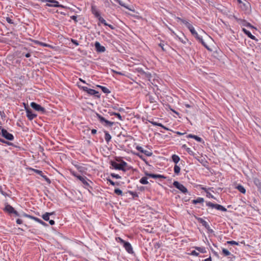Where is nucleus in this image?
Masks as SVG:
<instances>
[{
	"instance_id": "obj_42",
	"label": "nucleus",
	"mask_w": 261,
	"mask_h": 261,
	"mask_svg": "<svg viewBox=\"0 0 261 261\" xmlns=\"http://www.w3.org/2000/svg\"><path fill=\"white\" fill-rule=\"evenodd\" d=\"M226 244L231 245H238L239 243L234 241H228L226 242Z\"/></svg>"
},
{
	"instance_id": "obj_64",
	"label": "nucleus",
	"mask_w": 261,
	"mask_h": 261,
	"mask_svg": "<svg viewBox=\"0 0 261 261\" xmlns=\"http://www.w3.org/2000/svg\"><path fill=\"white\" fill-rule=\"evenodd\" d=\"M235 258V256L233 255V257L232 256H228V259H229V261H234L233 259Z\"/></svg>"
},
{
	"instance_id": "obj_49",
	"label": "nucleus",
	"mask_w": 261,
	"mask_h": 261,
	"mask_svg": "<svg viewBox=\"0 0 261 261\" xmlns=\"http://www.w3.org/2000/svg\"><path fill=\"white\" fill-rule=\"evenodd\" d=\"M111 176L112 177L116 178V179H119V178H121V177L118 174H115V173H111Z\"/></svg>"
},
{
	"instance_id": "obj_27",
	"label": "nucleus",
	"mask_w": 261,
	"mask_h": 261,
	"mask_svg": "<svg viewBox=\"0 0 261 261\" xmlns=\"http://www.w3.org/2000/svg\"><path fill=\"white\" fill-rule=\"evenodd\" d=\"M222 253L225 256H232L233 257V254H231L228 250L225 248H223L222 250Z\"/></svg>"
},
{
	"instance_id": "obj_59",
	"label": "nucleus",
	"mask_w": 261,
	"mask_h": 261,
	"mask_svg": "<svg viewBox=\"0 0 261 261\" xmlns=\"http://www.w3.org/2000/svg\"><path fill=\"white\" fill-rule=\"evenodd\" d=\"M188 29L189 30V31H190L192 29H194V28L193 27V26L191 24V23H189V24H187V27Z\"/></svg>"
},
{
	"instance_id": "obj_45",
	"label": "nucleus",
	"mask_w": 261,
	"mask_h": 261,
	"mask_svg": "<svg viewBox=\"0 0 261 261\" xmlns=\"http://www.w3.org/2000/svg\"><path fill=\"white\" fill-rule=\"evenodd\" d=\"M135 145H136V148L137 149V150L141 153L143 148L141 146L137 145L136 143L134 144V146H135Z\"/></svg>"
},
{
	"instance_id": "obj_57",
	"label": "nucleus",
	"mask_w": 261,
	"mask_h": 261,
	"mask_svg": "<svg viewBox=\"0 0 261 261\" xmlns=\"http://www.w3.org/2000/svg\"><path fill=\"white\" fill-rule=\"evenodd\" d=\"M38 223H40V224L42 225L43 226H47V224L46 223H45L44 222H43L42 220H41V219L39 220Z\"/></svg>"
},
{
	"instance_id": "obj_41",
	"label": "nucleus",
	"mask_w": 261,
	"mask_h": 261,
	"mask_svg": "<svg viewBox=\"0 0 261 261\" xmlns=\"http://www.w3.org/2000/svg\"><path fill=\"white\" fill-rule=\"evenodd\" d=\"M110 114L111 116H113V115H115L116 116L119 120H122V117L121 116V115L119 114V113H114V112H112V113H110Z\"/></svg>"
},
{
	"instance_id": "obj_21",
	"label": "nucleus",
	"mask_w": 261,
	"mask_h": 261,
	"mask_svg": "<svg viewBox=\"0 0 261 261\" xmlns=\"http://www.w3.org/2000/svg\"><path fill=\"white\" fill-rule=\"evenodd\" d=\"M242 31L245 34H246L250 39H251L253 40H255V41L258 40L254 36L252 35L251 34V33L249 31L246 30V29L243 28Z\"/></svg>"
},
{
	"instance_id": "obj_37",
	"label": "nucleus",
	"mask_w": 261,
	"mask_h": 261,
	"mask_svg": "<svg viewBox=\"0 0 261 261\" xmlns=\"http://www.w3.org/2000/svg\"><path fill=\"white\" fill-rule=\"evenodd\" d=\"M144 230L149 233H153V228L150 227L149 226H146L145 228H144Z\"/></svg>"
},
{
	"instance_id": "obj_53",
	"label": "nucleus",
	"mask_w": 261,
	"mask_h": 261,
	"mask_svg": "<svg viewBox=\"0 0 261 261\" xmlns=\"http://www.w3.org/2000/svg\"><path fill=\"white\" fill-rule=\"evenodd\" d=\"M194 139L199 142H201L203 141L202 138L196 135L195 136Z\"/></svg>"
},
{
	"instance_id": "obj_18",
	"label": "nucleus",
	"mask_w": 261,
	"mask_h": 261,
	"mask_svg": "<svg viewBox=\"0 0 261 261\" xmlns=\"http://www.w3.org/2000/svg\"><path fill=\"white\" fill-rule=\"evenodd\" d=\"M159 46L163 51H167L168 49L170 48V46L168 44L165 43L163 41H162L159 44Z\"/></svg>"
},
{
	"instance_id": "obj_55",
	"label": "nucleus",
	"mask_w": 261,
	"mask_h": 261,
	"mask_svg": "<svg viewBox=\"0 0 261 261\" xmlns=\"http://www.w3.org/2000/svg\"><path fill=\"white\" fill-rule=\"evenodd\" d=\"M70 172L71 174L73 176H74V177H76L77 178V177H78L79 176H80L79 175L77 174H76V173L75 171H73V170H70Z\"/></svg>"
},
{
	"instance_id": "obj_43",
	"label": "nucleus",
	"mask_w": 261,
	"mask_h": 261,
	"mask_svg": "<svg viewBox=\"0 0 261 261\" xmlns=\"http://www.w3.org/2000/svg\"><path fill=\"white\" fill-rule=\"evenodd\" d=\"M184 106L187 108H193L194 107V105L192 102H190V103H184Z\"/></svg>"
},
{
	"instance_id": "obj_46",
	"label": "nucleus",
	"mask_w": 261,
	"mask_h": 261,
	"mask_svg": "<svg viewBox=\"0 0 261 261\" xmlns=\"http://www.w3.org/2000/svg\"><path fill=\"white\" fill-rule=\"evenodd\" d=\"M198 186L199 187H200V188L201 190H203L204 192H205V193H206V192H207L208 191V189H211V188L207 189V188H206L205 187H203V186H202V185H199Z\"/></svg>"
},
{
	"instance_id": "obj_52",
	"label": "nucleus",
	"mask_w": 261,
	"mask_h": 261,
	"mask_svg": "<svg viewBox=\"0 0 261 261\" xmlns=\"http://www.w3.org/2000/svg\"><path fill=\"white\" fill-rule=\"evenodd\" d=\"M155 125H156L157 126H160V127H162L163 128H164V129H166V130H169V128H168L167 127H166L165 126L163 125L162 123H160V124H155Z\"/></svg>"
},
{
	"instance_id": "obj_40",
	"label": "nucleus",
	"mask_w": 261,
	"mask_h": 261,
	"mask_svg": "<svg viewBox=\"0 0 261 261\" xmlns=\"http://www.w3.org/2000/svg\"><path fill=\"white\" fill-rule=\"evenodd\" d=\"M132 153H133V154H136V155H138V156H139L141 159H142L145 162V163L147 165H149L148 162L144 158H143V156L142 155H140V154L139 153H136L135 152H133V151H132Z\"/></svg>"
},
{
	"instance_id": "obj_32",
	"label": "nucleus",
	"mask_w": 261,
	"mask_h": 261,
	"mask_svg": "<svg viewBox=\"0 0 261 261\" xmlns=\"http://www.w3.org/2000/svg\"><path fill=\"white\" fill-rule=\"evenodd\" d=\"M33 42H34V43L35 44L39 45L42 46L49 47L50 46L49 45H48L47 44H46L45 43L40 42V41H38V40H34Z\"/></svg>"
},
{
	"instance_id": "obj_14",
	"label": "nucleus",
	"mask_w": 261,
	"mask_h": 261,
	"mask_svg": "<svg viewBox=\"0 0 261 261\" xmlns=\"http://www.w3.org/2000/svg\"><path fill=\"white\" fill-rule=\"evenodd\" d=\"M193 36L195 37V38L199 42H200L202 45L203 46H204L206 48H207V49H210V48H208L207 45L206 44V43L203 41L202 37L200 36L198 33H197V32L195 33V34H194L193 35Z\"/></svg>"
},
{
	"instance_id": "obj_29",
	"label": "nucleus",
	"mask_w": 261,
	"mask_h": 261,
	"mask_svg": "<svg viewBox=\"0 0 261 261\" xmlns=\"http://www.w3.org/2000/svg\"><path fill=\"white\" fill-rule=\"evenodd\" d=\"M172 161L176 165L180 161V158L176 154H173L171 156Z\"/></svg>"
},
{
	"instance_id": "obj_56",
	"label": "nucleus",
	"mask_w": 261,
	"mask_h": 261,
	"mask_svg": "<svg viewBox=\"0 0 261 261\" xmlns=\"http://www.w3.org/2000/svg\"><path fill=\"white\" fill-rule=\"evenodd\" d=\"M71 42L75 44L76 46H78L79 45V42L75 39H71Z\"/></svg>"
},
{
	"instance_id": "obj_22",
	"label": "nucleus",
	"mask_w": 261,
	"mask_h": 261,
	"mask_svg": "<svg viewBox=\"0 0 261 261\" xmlns=\"http://www.w3.org/2000/svg\"><path fill=\"white\" fill-rule=\"evenodd\" d=\"M240 6V8L243 11H248L249 8H250V4L249 2H246L245 3H243Z\"/></svg>"
},
{
	"instance_id": "obj_28",
	"label": "nucleus",
	"mask_w": 261,
	"mask_h": 261,
	"mask_svg": "<svg viewBox=\"0 0 261 261\" xmlns=\"http://www.w3.org/2000/svg\"><path fill=\"white\" fill-rule=\"evenodd\" d=\"M182 148H185L190 155L193 156L195 155L194 152L190 148L188 147L186 144L183 145Z\"/></svg>"
},
{
	"instance_id": "obj_12",
	"label": "nucleus",
	"mask_w": 261,
	"mask_h": 261,
	"mask_svg": "<svg viewBox=\"0 0 261 261\" xmlns=\"http://www.w3.org/2000/svg\"><path fill=\"white\" fill-rule=\"evenodd\" d=\"M24 108L27 113V117L29 120H32L37 117V115L33 113L31 109L26 106H24Z\"/></svg>"
},
{
	"instance_id": "obj_1",
	"label": "nucleus",
	"mask_w": 261,
	"mask_h": 261,
	"mask_svg": "<svg viewBox=\"0 0 261 261\" xmlns=\"http://www.w3.org/2000/svg\"><path fill=\"white\" fill-rule=\"evenodd\" d=\"M132 60L137 62H135L132 60V71L134 73H137V75L142 76L143 78L149 79L151 77V75L150 73L145 72L143 70L142 67L143 65L139 63V60H135L133 57H132Z\"/></svg>"
},
{
	"instance_id": "obj_20",
	"label": "nucleus",
	"mask_w": 261,
	"mask_h": 261,
	"mask_svg": "<svg viewBox=\"0 0 261 261\" xmlns=\"http://www.w3.org/2000/svg\"><path fill=\"white\" fill-rule=\"evenodd\" d=\"M91 12L95 16L96 18L99 16L100 13L98 11V9L97 8L96 6L95 5H92L91 6Z\"/></svg>"
},
{
	"instance_id": "obj_30",
	"label": "nucleus",
	"mask_w": 261,
	"mask_h": 261,
	"mask_svg": "<svg viewBox=\"0 0 261 261\" xmlns=\"http://www.w3.org/2000/svg\"><path fill=\"white\" fill-rule=\"evenodd\" d=\"M53 214V213H45L42 216V217L45 221H48L49 220V216Z\"/></svg>"
},
{
	"instance_id": "obj_19",
	"label": "nucleus",
	"mask_w": 261,
	"mask_h": 261,
	"mask_svg": "<svg viewBox=\"0 0 261 261\" xmlns=\"http://www.w3.org/2000/svg\"><path fill=\"white\" fill-rule=\"evenodd\" d=\"M77 179L81 181L85 186L90 187L89 184L88 182L89 180L86 177H83L80 175L77 177Z\"/></svg>"
},
{
	"instance_id": "obj_34",
	"label": "nucleus",
	"mask_w": 261,
	"mask_h": 261,
	"mask_svg": "<svg viewBox=\"0 0 261 261\" xmlns=\"http://www.w3.org/2000/svg\"><path fill=\"white\" fill-rule=\"evenodd\" d=\"M194 248L197 251L202 253H204L206 252L205 248L204 247H194Z\"/></svg>"
},
{
	"instance_id": "obj_8",
	"label": "nucleus",
	"mask_w": 261,
	"mask_h": 261,
	"mask_svg": "<svg viewBox=\"0 0 261 261\" xmlns=\"http://www.w3.org/2000/svg\"><path fill=\"white\" fill-rule=\"evenodd\" d=\"M1 134L2 136L4 137L6 139L12 141L14 140V136L12 134H10L7 132V130L4 128H2L1 129Z\"/></svg>"
},
{
	"instance_id": "obj_33",
	"label": "nucleus",
	"mask_w": 261,
	"mask_h": 261,
	"mask_svg": "<svg viewBox=\"0 0 261 261\" xmlns=\"http://www.w3.org/2000/svg\"><path fill=\"white\" fill-rule=\"evenodd\" d=\"M105 139L107 143L111 139V136L108 132H105Z\"/></svg>"
},
{
	"instance_id": "obj_63",
	"label": "nucleus",
	"mask_w": 261,
	"mask_h": 261,
	"mask_svg": "<svg viewBox=\"0 0 261 261\" xmlns=\"http://www.w3.org/2000/svg\"><path fill=\"white\" fill-rule=\"evenodd\" d=\"M107 180L108 181H109L110 182V184L112 185V186H115V182L112 180L111 179H109V178H107Z\"/></svg>"
},
{
	"instance_id": "obj_4",
	"label": "nucleus",
	"mask_w": 261,
	"mask_h": 261,
	"mask_svg": "<svg viewBox=\"0 0 261 261\" xmlns=\"http://www.w3.org/2000/svg\"><path fill=\"white\" fill-rule=\"evenodd\" d=\"M42 2H48L49 3H47L46 4V6L49 7H59L62 8H66L67 7L59 4L58 1L56 0H42Z\"/></svg>"
},
{
	"instance_id": "obj_6",
	"label": "nucleus",
	"mask_w": 261,
	"mask_h": 261,
	"mask_svg": "<svg viewBox=\"0 0 261 261\" xmlns=\"http://www.w3.org/2000/svg\"><path fill=\"white\" fill-rule=\"evenodd\" d=\"M77 85L80 89H82L84 91L86 92L90 95L97 96V94H98V92L94 89H89L87 87L82 86L79 84V83H77Z\"/></svg>"
},
{
	"instance_id": "obj_13",
	"label": "nucleus",
	"mask_w": 261,
	"mask_h": 261,
	"mask_svg": "<svg viewBox=\"0 0 261 261\" xmlns=\"http://www.w3.org/2000/svg\"><path fill=\"white\" fill-rule=\"evenodd\" d=\"M237 21L238 23H239L242 26L247 27L251 29H256L254 27H253L250 23L248 22L246 20L242 19H238L236 18Z\"/></svg>"
},
{
	"instance_id": "obj_38",
	"label": "nucleus",
	"mask_w": 261,
	"mask_h": 261,
	"mask_svg": "<svg viewBox=\"0 0 261 261\" xmlns=\"http://www.w3.org/2000/svg\"><path fill=\"white\" fill-rule=\"evenodd\" d=\"M141 153H144L145 155H146L147 156H151L152 155V152L150 151H148L146 150L143 149Z\"/></svg>"
},
{
	"instance_id": "obj_62",
	"label": "nucleus",
	"mask_w": 261,
	"mask_h": 261,
	"mask_svg": "<svg viewBox=\"0 0 261 261\" xmlns=\"http://www.w3.org/2000/svg\"><path fill=\"white\" fill-rule=\"evenodd\" d=\"M34 171L36 173L39 174L40 175H42V174H43L42 171H40V170H39L37 169H35V170H34Z\"/></svg>"
},
{
	"instance_id": "obj_51",
	"label": "nucleus",
	"mask_w": 261,
	"mask_h": 261,
	"mask_svg": "<svg viewBox=\"0 0 261 261\" xmlns=\"http://www.w3.org/2000/svg\"><path fill=\"white\" fill-rule=\"evenodd\" d=\"M190 254L191 255H194V256H198L199 255V253H198L197 252H196L195 250H193L191 251V252L190 253Z\"/></svg>"
},
{
	"instance_id": "obj_61",
	"label": "nucleus",
	"mask_w": 261,
	"mask_h": 261,
	"mask_svg": "<svg viewBox=\"0 0 261 261\" xmlns=\"http://www.w3.org/2000/svg\"><path fill=\"white\" fill-rule=\"evenodd\" d=\"M178 39H179V40L180 42H181L183 44H186V42H186V41H188V39H187V38H186V39H185V40H183V39H182L181 38H179H179H178Z\"/></svg>"
},
{
	"instance_id": "obj_24",
	"label": "nucleus",
	"mask_w": 261,
	"mask_h": 261,
	"mask_svg": "<svg viewBox=\"0 0 261 261\" xmlns=\"http://www.w3.org/2000/svg\"><path fill=\"white\" fill-rule=\"evenodd\" d=\"M5 211L9 214H12L14 211V208L10 205L7 204L5 207Z\"/></svg>"
},
{
	"instance_id": "obj_50",
	"label": "nucleus",
	"mask_w": 261,
	"mask_h": 261,
	"mask_svg": "<svg viewBox=\"0 0 261 261\" xmlns=\"http://www.w3.org/2000/svg\"><path fill=\"white\" fill-rule=\"evenodd\" d=\"M101 88L102 90V91L104 92V93H110V91L109 90V89L108 88H107L106 87H103V86H101Z\"/></svg>"
},
{
	"instance_id": "obj_31",
	"label": "nucleus",
	"mask_w": 261,
	"mask_h": 261,
	"mask_svg": "<svg viewBox=\"0 0 261 261\" xmlns=\"http://www.w3.org/2000/svg\"><path fill=\"white\" fill-rule=\"evenodd\" d=\"M253 182L254 185L257 186L258 188H261V181L257 178H255L253 179Z\"/></svg>"
},
{
	"instance_id": "obj_35",
	"label": "nucleus",
	"mask_w": 261,
	"mask_h": 261,
	"mask_svg": "<svg viewBox=\"0 0 261 261\" xmlns=\"http://www.w3.org/2000/svg\"><path fill=\"white\" fill-rule=\"evenodd\" d=\"M180 168L176 165H175L174 167V173L178 175H179V173H180Z\"/></svg>"
},
{
	"instance_id": "obj_25",
	"label": "nucleus",
	"mask_w": 261,
	"mask_h": 261,
	"mask_svg": "<svg viewBox=\"0 0 261 261\" xmlns=\"http://www.w3.org/2000/svg\"><path fill=\"white\" fill-rule=\"evenodd\" d=\"M22 216L24 217H26V218H30L31 219H32L34 221H35L36 222H37L38 223L40 219L37 218V217H34L33 216H31V215H28V214H27L25 213H23Z\"/></svg>"
},
{
	"instance_id": "obj_2",
	"label": "nucleus",
	"mask_w": 261,
	"mask_h": 261,
	"mask_svg": "<svg viewBox=\"0 0 261 261\" xmlns=\"http://www.w3.org/2000/svg\"><path fill=\"white\" fill-rule=\"evenodd\" d=\"M127 164L122 161H115L111 162V166L113 169L124 170Z\"/></svg>"
},
{
	"instance_id": "obj_9",
	"label": "nucleus",
	"mask_w": 261,
	"mask_h": 261,
	"mask_svg": "<svg viewBox=\"0 0 261 261\" xmlns=\"http://www.w3.org/2000/svg\"><path fill=\"white\" fill-rule=\"evenodd\" d=\"M173 185L176 188L180 190L183 193H188L187 189L182 185L179 183L177 181H174L173 183Z\"/></svg>"
},
{
	"instance_id": "obj_36",
	"label": "nucleus",
	"mask_w": 261,
	"mask_h": 261,
	"mask_svg": "<svg viewBox=\"0 0 261 261\" xmlns=\"http://www.w3.org/2000/svg\"><path fill=\"white\" fill-rule=\"evenodd\" d=\"M140 182L143 185H146L148 183L147 178L146 177H143L140 180Z\"/></svg>"
},
{
	"instance_id": "obj_3",
	"label": "nucleus",
	"mask_w": 261,
	"mask_h": 261,
	"mask_svg": "<svg viewBox=\"0 0 261 261\" xmlns=\"http://www.w3.org/2000/svg\"><path fill=\"white\" fill-rule=\"evenodd\" d=\"M96 117L97 118L100 123L105 126L111 127L114 124V122L106 120L103 117L98 113H96Z\"/></svg>"
},
{
	"instance_id": "obj_10",
	"label": "nucleus",
	"mask_w": 261,
	"mask_h": 261,
	"mask_svg": "<svg viewBox=\"0 0 261 261\" xmlns=\"http://www.w3.org/2000/svg\"><path fill=\"white\" fill-rule=\"evenodd\" d=\"M30 105L31 107L36 111L40 112L43 114L45 113V109L43 107H41L40 105L37 104L35 102H32Z\"/></svg>"
},
{
	"instance_id": "obj_7",
	"label": "nucleus",
	"mask_w": 261,
	"mask_h": 261,
	"mask_svg": "<svg viewBox=\"0 0 261 261\" xmlns=\"http://www.w3.org/2000/svg\"><path fill=\"white\" fill-rule=\"evenodd\" d=\"M195 218L200 223L202 224V226H203L209 232L213 233L214 232L213 230L211 228L207 222L205 221L204 219L199 217Z\"/></svg>"
},
{
	"instance_id": "obj_60",
	"label": "nucleus",
	"mask_w": 261,
	"mask_h": 261,
	"mask_svg": "<svg viewBox=\"0 0 261 261\" xmlns=\"http://www.w3.org/2000/svg\"><path fill=\"white\" fill-rule=\"evenodd\" d=\"M188 29L189 30V31H190L192 29H194V28L193 27V26L191 24V23H189V24H187V27Z\"/></svg>"
},
{
	"instance_id": "obj_17",
	"label": "nucleus",
	"mask_w": 261,
	"mask_h": 261,
	"mask_svg": "<svg viewBox=\"0 0 261 261\" xmlns=\"http://www.w3.org/2000/svg\"><path fill=\"white\" fill-rule=\"evenodd\" d=\"M204 199L202 197H198L196 199H193L191 201V203L194 204H200L202 205H203Z\"/></svg>"
},
{
	"instance_id": "obj_5",
	"label": "nucleus",
	"mask_w": 261,
	"mask_h": 261,
	"mask_svg": "<svg viewBox=\"0 0 261 261\" xmlns=\"http://www.w3.org/2000/svg\"><path fill=\"white\" fill-rule=\"evenodd\" d=\"M206 205L213 208H215L217 210L221 211L222 212H226L227 209L224 207L223 206L217 204V203H213L210 201H206Z\"/></svg>"
},
{
	"instance_id": "obj_23",
	"label": "nucleus",
	"mask_w": 261,
	"mask_h": 261,
	"mask_svg": "<svg viewBox=\"0 0 261 261\" xmlns=\"http://www.w3.org/2000/svg\"><path fill=\"white\" fill-rule=\"evenodd\" d=\"M97 18L98 19L99 22H100L101 23L105 25L109 26L110 28H111L112 29H113V27L111 24H108L106 22V21L100 16V15H99V16L97 17Z\"/></svg>"
},
{
	"instance_id": "obj_54",
	"label": "nucleus",
	"mask_w": 261,
	"mask_h": 261,
	"mask_svg": "<svg viewBox=\"0 0 261 261\" xmlns=\"http://www.w3.org/2000/svg\"><path fill=\"white\" fill-rule=\"evenodd\" d=\"M206 193V197L207 198H214L215 199V197L214 196L210 193L208 191Z\"/></svg>"
},
{
	"instance_id": "obj_44",
	"label": "nucleus",
	"mask_w": 261,
	"mask_h": 261,
	"mask_svg": "<svg viewBox=\"0 0 261 261\" xmlns=\"http://www.w3.org/2000/svg\"><path fill=\"white\" fill-rule=\"evenodd\" d=\"M166 178V177L165 176L163 175L155 174H154V178H163V179H165Z\"/></svg>"
},
{
	"instance_id": "obj_47",
	"label": "nucleus",
	"mask_w": 261,
	"mask_h": 261,
	"mask_svg": "<svg viewBox=\"0 0 261 261\" xmlns=\"http://www.w3.org/2000/svg\"><path fill=\"white\" fill-rule=\"evenodd\" d=\"M145 174L146 176H148L149 177H151L153 178H154V174H153V173H149L147 172H145Z\"/></svg>"
},
{
	"instance_id": "obj_15",
	"label": "nucleus",
	"mask_w": 261,
	"mask_h": 261,
	"mask_svg": "<svg viewBox=\"0 0 261 261\" xmlns=\"http://www.w3.org/2000/svg\"><path fill=\"white\" fill-rule=\"evenodd\" d=\"M95 47L96 51L98 53H103L106 50L105 47L101 45L100 43L97 41L95 43Z\"/></svg>"
},
{
	"instance_id": "obj_26",
	"label": "nucleus",
	"mask_w": 261,
	"mask_h": 261,
	"mask_svg": "<svg viewBox=\"0 0 261 261\" xmlns=\"http://www.w3.org/2000/svg\"><path fill=\"white\" fill-rule=\"evenodd\" d=\"M236 188L241 193L245 194L246 193V189L241 185H238L236 186Z\"/></svg>"
},
{
	"instance_id": "obj_11",
	"label": "nucleus",
	"mask_w": 261,
	"mask_h": 261,
	"mask_svg": "<svg viewBox=\"0 0 261 261\" xmlns=\"http://www.w3.org/2000/svg\"><path fill=\"white\" fill-rule=\"evenodd\" d=\"M116 240L123 246L128 253H130V244L128 242H125L120 238H118Z\"/></svg>"
},
{
	"instance_id": "obj_39",
	"label": "nucleus",
	"mask_w": 261,
	"mask_h": 261,
	"mask_svg": "<svg viewBox=\"0 0 261 261\" xmlns=\"http://www.w3.org/2000/svg\"><path fill=\"white\" fill-rule=\"evenodd\" d=\"M176 19L178 20V21H181L182 23H183L184 24H185L186 25V27H187V24H189L190 23L186 21V20L184 19H182L180 17H177L176 18Z\"/></svg>"
},
{
	"instance_id": "obj_16",
	"label": "nucleus",
	"mask_w": 261,
	"mask_h": 261,
	"mask_svg": "<svg viewBox=\"0 0 261 261\" xmlns=\"http://www.w3.org/2000/svg\"><path fill=\"white\" fill-rule=\"evenodd\" d=\"M72 164L79 170V171L81 173L86 172V170H87L83 165L77 164V163H72Z\"/></svg>"
},
{
	"instance_id": "obj_58",
	"label": "nucleus",
	"mask_w": 261,
	"mask_h": 261,
	"mask_svg": "<svg viewBox=\"0 0 261 261\" xmlns=\"http://www.w3.org/2000/svg\"><path fill=\"white\" fill-rule=\"evenodd\" d=\"M114 191H115V193L117 194L120 195V194H122V191L120 189H115Z\"/></svg>"
},
{
	"instance_id": "obj_48",
	"label": "nucleus",
	"mask_w": 261,
	"mask_h": 261,
	"mask_svg": "<svg viewBox=\"0 0 261 261\" xmlns=\"http://www.w3.org/2000/svg\"><path fill=\"white\" fill-rule=\"evenodd\" d=\"M149 101H150V103H154L155 102L154 97L151 95H149Z\"/></svg>"
}]
</instances>
